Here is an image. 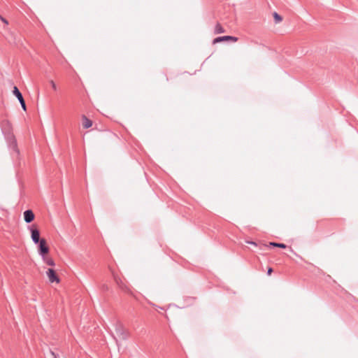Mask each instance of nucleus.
Here are the masks:
<instances>
[{
    "mask_svg": "<svg viewBox=\"0 0 358 358\" xmlns=\"http://www.w3.org/2000/svg\"><path fill=\"white\" fill-rule=\"evenodd\" d=\"M47 275L49 278V280L51 282H59V279L55 272V271L52 268H48L47 272Z\"/></svg>",
    "mask_w": 358,
    "mask_h": 358,
    "instance_id": "4",
    "label": "nucleus"
},
{
    "mask_svg": "<svg viewBox=\"0 0 358 358\" xmlns=\"http://www.w3.org/2000/svg\"><path fill=\"white\" fill-rule=\"evenodd\" d=\"M34 214L31 210H27L24 212V219L27 223H30L34 220Z\"/></svg>",
    "mask_w": 358,
    "mask_h": 358,
    "instance_id": "8",
    "label": "nucleus"
},
{
    "mask_svg": "<svg viewBox=\"0 0 358 358\" xmlns=\"http://www.w3.org/2000/svg\"><path fill=\"white\" fill-rule=\"evenodd\" d=\"M224 28L222 27V25L219 23H217L215 27V34H221V33H224Z\"/></svg>",
    "mask_w": 358,
    "mask_h": 358,
    "instance_id": "11",
    "label": "nucleus"
},
{
    "mask_svg": "<svg viewBox=\"0 0 358 358\" xmlns=\"http://www.w3.org/2000/svg\"><path fill=\"white\" fill-rule=\"evenodd\" d=\"M31 236L34 243L37 244L39 241H41L40 231L38 229L31 227Z\"/></svg>",
    "mask_w": 358,
    "mask_h": 358,
    "instance_id": "5",
    "label": "nucleus"
},
{
    "mask_svg": "<svg viewBox=\"0 0 358 358\" xmlns=\"http://www.w3.org/2000/svg\"><path fill=\"white\" fill-rule=\"evenodd\" d=\"M248 243H250V244H251V245H257V244H256L255 242H253V241H250V242H248Z\"/></svg>",
    "mask_w": 358,
    "mask_h": 358,
    "instance_id": "18",
    "label": "nucleus"
},
{
    "mask_svg": "<svg viewBox=\"0 0 358 358\" xmlns=\"http://www.w3.org/2000/svg\"><path fill=\"white\" fill-rule=\"evenodd\" d=\"M238 39L236 37L231 36H220L217 37L213 40V43H217L222 41H232L234 42L236 41Z\"/></svg>",
    "mask_w": 358,
    "mask_h": 358,
    "instance_id": "6",
    "label": "nucleus"
},
{
    "mask_svg": "<svg viewBox=\"0 0 358 358\" xmlns=\"http://www.w3.org/2000/svg\"><path fill=\"white\" fill-rule=\"evenodd\" d=\"M272 272H273L272 268H268V272H267L268 275H271Z\"/></svg>",
    "mask_w": 358,
    "mask_h": 358,
    "instance_id": "16",
    "label": "nucleus"
},
{
    "mask_svg": "<svg viewBox=\"0 0 358 358\" xmlns=\"http://www.w3.org/2000/svg\"><path fill=\"white\" fill-rule=\"evenodd\" d=\"M0 19H1V20L3 23H5L6 24H8V22L7 20H6V19H5L4 17H2V16H1V15H0Z\"/></svg>",
    "mask_w": 358,
    "mask_h": 358,
    "instance_id": "15",
    "label": "nucleus"
},
{
    "mask_svg": "<svg viewBox=\"0 0 358 358\" xmlns=\"http://www.w3.org/2000/svg\"><path fill=\"white\" fill-rule=\"evenodd\" d=\"M115 332L121 339L126 340L129 337V331L120 322L115 324Z\"/></svg>",
    "mask_w": 358,
    "mask_h": 358,
    "instance_id": "1",
    "label": "nucleus"
},
{
    "mask_svg": "<svg viewBox=\"0 0 358 358\" xmlns=\"http://www.w3.org/2000/svg\"><path fill=\"white\" fill-rule=\"evenodd\" d=\"M38 253L40 255L44 256L48 254L49 247L47 245L46 241L44 238H41L38 243Z\"/></svg>",
    "mask_w": 358,
    "mask_h": 358,
    "instance_id": "2",
    "label": "nucleus"
},
{
    "mask_svg": "<svg viewBox=\"0 0 358 358\" xmlns=\"http://www.w3.org/2000/svg\"><path fill=\"white\" fill-rule=\"evenodd\" d=\"M7 140L9 143V146L12 148L15 151L18 152L17 148V143L16 140L13 136V134H9L7 136Z\"/></svg>",
    "mask_w": 358,
    "mask_h": 358,
    "instance_id": "7",
    "label": "nucleus"
},
{
    "mask_svg": "<svg viewBox=\"0 0 358 358\" xmlns=\"http://www.w3.org/2000/svg\"><path fill=\"white\" fill-rule=\"evenodd\" d=\"M82 124L84 128L88 129L92 126V121L88 119L85 115H83Z\"/></svg>",
    "mask_w": 358,
    "mask_h": 358,
    "instance_id": "9",
    "label": "nucleus"
},
{
    "mask_svg": "<svg viewBox=\"0 0 358 358\" xmlns=\"http://www.w3.org/2000/svg\"><path fill=\"white\" fill-rule=\"evenodd\" d=\"M270 245H272V246L278 247V248H287V245H285L284 243H275V242H271Z\"/></svg>",
    "mask_w": 358,
    "mask_h": 358,
    "instance_id": "12",
    "label": "nucleus"
},
{
    "mask_svg": "<svg viewBox=\"0 0 358 358\" xmlns=\"http://www.w3.org/2000/svg\"><path fill=\"white\" fill-rule=\"evenodd\" d=\"M50 85H51V86H52V89H53L54 90H57V86H56V85H55V82H54L53 80H50Z\"/></svg>",
    "mask_w": 358,
    "mask_h": 358,
    "instance_id": "14",
    "label": "nucleus"
},
{
    "mask_svg": "<svg viewBox=\"0 0 358 358\" xmlns=\"http://www.w3.org/2000/svg\"><path fill=\"white\" fill-rule=\"evenodd\" d=\"M50 353H51V355L54 357V358H57V356L55 355V353L52 351H50Z\"/></svg>",
    "mask_w": 358,
    "mask_h": 358,
    "instance_id": "17",
    "label": "nucleus"
},
{
    "mask_svg": "<svg viewBox=\"0 0 358 358\" xmlns=\"http://www.w3.org/2000/svg\"><path fill=\"white\" fill-rule=\"evenodd\" d=\"M42 258H43V262L45 263H46L48 265L51 266H55L54 260L52 258L48 257L47 255L42 256Z\"/></svg>",
    "mask_w": 358,
    "mask_h": 358,
    "instance_id": "10",
    "label": "nucleus"
},
{
    "mask_svg": "<svg viewBox=\"0 0 358 358\" xmlns=\"http://www.w3.org/2000/svg\"><path fill=\"white\" fill-rule=\"evenodd\" d=\"M273 17L275 23H279L282 20V17L275 12L273 13Z\"/></svg>",
    "mask_w": 358,
    "mask_h": 358,
    "instance_id": "13",
    "label": "nucleus"
},
{
    "mask_svg": "<svg viewBox=\"0 0 358 358\" xmlns=\"http://www.w3.org/2000/svg\"><path fill=\"white\" fill-rule=\"evenodd\" d=\"M13 94L17 98V99L19 100L21 106H22V108L26 110V104H25V101H24V99L22 96V93L20 92V90H18V88L17 87H14L13 88Z\"/></svg>",
    "mask_w": 358,
    "mask_h": 358,
    "instance_id": "3",
    "label": "nucleus"
}]
</instances>
